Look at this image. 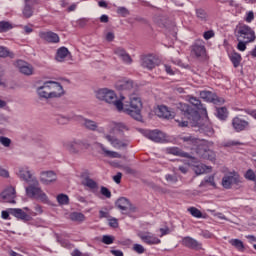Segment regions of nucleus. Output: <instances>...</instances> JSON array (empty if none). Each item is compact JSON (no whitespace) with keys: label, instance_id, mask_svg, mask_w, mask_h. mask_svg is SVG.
Instances as JSON below:
<instances>
[{"label":"nucleus","instance_id":"nucleus-31","mask_svg":"<svg viewBox=\"0 0 256 256\" xmlns=\"http://www.w3.org/2000/svg\"><path fill=\"white\" fill-rule=\"evenodd\" d=\"M200 97L201 99H203L204 101H207L208 103H217L219 99L217 95H215L213 92L206 91V90L200 92Z\"/></svg>","mask_w":256,"mask_h":256},{"label":"nucleus","instance_id":"nucleus-27","mask_svg":"<svg viewBox=\"0 0 256 256\" xmlns=\"http://www.w3.org/2000/svg\"><path fill=\"white\" fill-rule=\"evenodd\" d=\"M115 87L118 91H130V89H133V81L121 79L116 82Z\"/></svg>","mask_w":256,"mask_h":256},{"label":"nucleus","instance_id":"nucleus-32","mask_svg":"<svg viewBox=\"0 0 256 256\" xmlns=\"http://www.w3.org/2000/svg\"><path fill=\"white\" fill-rule=\"evenodd\" d=\"M156 114L162 119H173V114L171 113V111H169V108H167V106H159Z\"/></svg>","mask_w":256,"mask_h":256},{"label":"nucleus","instance_id":"nucleus-40","mask_svg":"<svg viewBox=\"0 0 256 256\" xmlns=\"http://www.w3.org/2000/svg\"><path fill=\"white\" fill-rule=\"evenodd\" d=\"M216 115H217L218 119H220L221 121H225V119H227V115H228L227 108H225V107L217 108Z\"/></svg>","mask_w":256,"mask_h":256},{"label":"nucleus","instance_id":"nucleus-50","mask_svg":"<svg viewBox=\"0 0 256 256\" xmlns=\"http://www.w3.org/2000/svg\"><path fill=\"white\" fill-rule=\"evenodd\" d=\"M165 179L168 183H171L172 185H175V183H177L179 181V179L177 178L176 175H172V174H166L165 175Z\"/></svg>","mask_w":256,"mask_h":256},{"label":"nucleus","instance_id":"nucleus-44","mask_svg":"<svg viewBox=\"0 0 256 256\" xmlns=\"http://www.w3.org/2000/svg\"><path fill=\"white\" fill-rule=\"evenodd\" d=\"M23 15L26 17V19H29V17H33V6L29 3H26L24 9H23Z\"/></svg>","mask_w":256,"mask_h":256},{"label":"nucleus","instance_id":"nucleus-4","mask_svg":"<svg viewBox=\"0 0 256 256\" xmlns=\"http://www.w3.org/2000/svg\"><path fill=\"white\" fill-rule=\"evenodd\" d=\"M236 39L237 41H245V43H253L256 39L255 31L247 25L239 26L236 31Z\"/></svg>","mask_w":256,"mask_h":256},{"label":"nucleus","instance_id":"nucleus-58","mask_svg":"<svg viewBox=\"0 0 256 256\" xmlns=\"http://www.w3.org/2000/svg\"><path fill=\"white\" fill-rule=\"evenodd\" d=\"M117 13L118 15H121V17H127V15H129V10L125 7H118Z\"/></svg>","mask_w":256,"mask_h":256},{"label":"nucleus","instance_id":"nucleus-5","mask_svg":"<svg viewBox=\"0 0 256 256\" xmlns=\"http://www.w3.org/2000/svg\"><path fill=\"white\" fill-rule=\"evenodd\" d=\"M209 145H213V143L204 141L196 148V155H198L200 159H207L208 161H213L215 159V152L209 148Z\"/></svg>","mask_w":256,"mask_h":256},{"label":"nucleus","instance_id":"nucleus-57","mask_svg":"<svg viewBox=\"0 0 256 256\" xmlns=\"http://www.w3.org/2000/svg\"><path fill=\"white\" fill-rule=\"evenodd\" d=\"M109 227H112L113 229H117L119 227V221L117 218H110L108 219Z\"/></svg>","mask_w":256,"mask_h":256},{"label":"nucleus","instance_id":"nucleus-24","mask_svg":"<svg viewBox=\"0 0 256 256\" xmlns=\"http://www.w3.org/2000/svg\"><path fill=\"white\" fill-rule=\"evenodd\" d=\"M63 86L59 82L50 81V95L52 99L61 97L63 95Z\"/></svg>","mask_w":256,"mask_h":256},{"label":"nucleus","instance_id":"nucleus-23","mask_svg":"<svg viewBox=\"0 0 256 256\" xmlns=\"http://www.w3.org/2000/svg\"><path fill=\"white\" fill-rule=\"evenodd\" d=\"M182 245L183 247H187L188 249H194L196 251H199V249H201V243L195 240V238H191L190 236L182 238Z\"/></svg>","mask_w":256,"mask_h":256},{"label":"nucleus","instance_id":"nucleus-41","mask_svg":"<svg viewBox=\"0 0 256 256\" xmlns=\"http://www.w3.org/2000/svg\"><path fill=\"white\" fill-rule=\"evenodd\" d=\"M229 243L230 245L235 247L238 251H243V249H245V245L243 244V241L239 239H231Z\"/></svg>","mask_w":256,"mask_h":256},{"label":"nucleus","instance_id":"nucleus-22","mask_svg":"<svg viewBox=\"0 0 256 256\" xmlns=\"http://www.w3.org/2000/svg\"><path fill=\"white\" fill-rule=\"evenodd\" d=\"M76 121L82 125L85 129L89 131H97V122L84 118L83 116H77Z\"/></svg>","mask_w":256,"mask_h":256},{"label":"nucleus","instance_id":"nucleus-49","mask_svg":"<svg viewBox=\"0 0 256 256\" xmlns=\"http://www.w3.org/2000/svg\"><path fill=\"white\" fill-rule=\"evenodd\" d=\"M238 145H243V142L238 140H228L224 143V147H237Z\"/></svg>","mask_w":256,"mask_h":256},{"label":"nucleus","instance_id":"nucleus-59","mask_svg":"<svg viewBox=\"0 0 256 256\" xmlns=\"http://www.w3.org/2000/svg\"><path fill=\"white\" fill-rule=\"evenodd\" d=\"M203 37L206 41H209V39H212V37H215V32L213 30H208L204 32Z\"/></svg>","mask_w":256,"mask_h":256},{"label":"nucleus","instance_id":"nucleus-33","mask_svg":"<svg viewBox=\"0 0 256 256\" xmlns=\"http://www.w3.org/2000/svg\"><path fill=\"white\" fill-rule=\"evenodd\" d=\"M229 59H230L231 63L233 64V67H235V69H237V67H239V65H241V61H243L241 54H239L236 51H233L229 54Z\"/></svg>","mask_w":256,"mask_h":256},{"label":"nucleus","instance_id":"nucleus-19","mask_svg":"<svg viewBox=\"0 0 256 256\" xmlns=\"http://www.w3.org/2000/svg\"><path fill=\"white\" fill-rule=\"evenodd\" d=\"M18 177H20V179L22 181H25V183H27L28 185L31 183V181H33V179H37L36 177L33 176V174H31V171L27 166L19 168Z\"/></svg>","mask_w":256,"mask_h":256},{"label":"nucleus","instance_id":"nucleus-43","mask_svg":"<svg viewBox=\"0 0 256 256\" xmlns=\"http://www.w3.org/2000/svg\"><path fill=\"white\" fill-rule=\"evenodd\" d=\"M188 213L192 215V217H195L196 219H201L203 217V213L201 210L197 209L196 207H190L188 208Z\"/></svg>","mask_w":256,"mask_h":256},{"label":"nucleus","instance_id":"nucleus-54","mask_svg":"<svg viewBox=\"0 0 256 256\" xmlns=\"http://www.w3.org/2000/svg\"><path fill=\"white\" fill-rule=\"evenodd\" d=\"M113 241H115V238L113 236L104 235L102 237V243H104L105 245H111L113 244Z\"/></svg>","mask_w":256,"mask_h":256},{"label":"nucleus","instance_id":"nucleus-12","mask_svg":"<svg viewBox=\"0 0 256 256\" xmlns=\"http://www.w3.org/2000/svg\"><path fill=\"white\" fill-rule=\"evenodd\" d=\"M144 135L154 143H164L165 141V134L159 130H146Z\"/></svg>","mask_w":256,"mask_h":256},{"label":"nucleus","instance_id":"nucleus-8","mask_svg":"<svg viewBox=\"0 0 256 256\" xmlns=\"http://www.w3.org/2000/svg\"><path fill=\"white\" fill-rule=\"evenodd\" d=\"M116 207H118L123 215H131V213H135L137 211V208L125 197L119 198L116 201Z\"/></svg>","mask_w":256,"mask_h":256},{"label":"nucleus","instance_id":"nucleus-38","mask_svg":"<svg viewBox=\"0 0 256 256\" xmlns=\"http://www.w3.org/2000/svg\"><path fill=\"white\" fill-rule=\"evenodd\" d=\"M71 221H76L77 223H83L85 221V214L81 212H72L70 214Z\"/></svg>","mask_w":256,"mask_h":256},{"label":"nucleus","instance_id":"nucleus-55","mask_svg":"<svg viewBox=\"0 0 256 256\" xmlns=\"http://www.w3.org/2000/svg\"><path fill=\"white\" fill-rule=\"evenodd\" d=\"M250 42H245V40H238L237 49L238 51H245L247 49V44Z\"/></svg>","mask_w":256,"mask_h":256},{"label":"nucleus","instance_id":"nucleus-35","mask_svg":"<svg viewBox=\"0 0 256 256\" xmlns=\"http://www.w3.org/2000/svg\"><path fill=\"white\" fill-rule=\"evenodd\" d=\"M69 55V49L65 47H61L57 50L56 53V61H59L60 63H63L65 61V58Z\"/></svg>","mask_w":256,"mask_h":256},{"label":"nucleus","instance_id":"nucleus-7","mask_svg":"<svg viewBox=\"0 0 256 256\" xmlns=\"http://www.w3.org/2000/svg\"><path fill=\"white\" fill-rule=\"evenodd\" d=\"M159 65H161V60L153 54H148L141 57V66L144 69H148L149 71H152V69L159 67Z\"/></svg>","mask_w":256,"mask_h":256},{"label":"nucleus","instance_id":"nucleus-37","mask_svg":"<svg viewBox=\"0 0 256 256\" xmlns=\"http://www.w3.org/2000/svg\"><path fill=\"white\" fill-rule=\"evenodd\" d=\"M0 57L2 59H5L7 57H10V59H15V53L9 51L8 47L0 46Z\"/></svg>","mask_w":256,"mask_h":256},{"label":"nucleus","instance_id":"nucleus-46","mask_svg":"<svg viewBox=\"0 0 256 256\" xmlns=\"http://www.w3.org/2000/svg\"><path fill=\"white\" fill-rule=\"evenodd\" d=\"M206 172H207V166L203 164H198L194 166V173H196V175H203V173H206Z\"/></svg>","mask_w":256,"mask_h":256},{"label":"nucleus","instance_id":"nucleus-15","mask_svg":"<svg viewBox=\"0 0 256 256\" xmlns=\"http://www.w3.org/2000/svg\"><path fill=\"white\" fill-rule=\"evenodd\" d=\"M239 183V175L230 173L222 178V187L224 189H231V186Z\"/></svg>","mask_w":256,"mask_h":256},{"label":"nucleus","instance_id":"nucleus-14","mask_svg":"<svg viewBox=\"0 0 256 256\" xmlns=\"http://www.w3.org/2000/svg\"><path fill=\"white\" fill-rule=\"evenodd\" d=\"M38 36L47 43H59L60 41L59 35L53 31H40Z\"/></svg>","mask_w":256,"mask_h":256},{"label":"nucleus","instance_id":"nucleus-53","mask_svg":"<svg viewBox=\"0 0 256 256\" xmlns=\"http://www.w3.org/2000/svg\"><path fill=\"white\" fill-rule=\"evenodd\" d=\"M0 143L3 147H11V139L5 136H0Z\"/></svg>","mask_w":256,"mask_h":256},{"label":"nucleus","instance_id":"nucleus-9","mask_svg":"<svg viewBox=\"0 0 256 256\" xmlns=\"http://www.w3.org/2000/svg\"><path fill=\"white\" fill-rule=\"evenodd\" d=\"M137 236L143 243H146V245H159V243H161V239L149 231H140L137 233Z\"/></svg>","mask_w":256,"mask_h":256},{"label":"nucleus","instance_id":"nucleus-1","mask_svg":"<svg viewBox=\"0 0 256 256\" xmlns=\"http://www.w3.org/2000/svg\"><path fill=\"white\" fill-rule=\"evenodd\" d=\"M96 98L99 99V101H105V103H109V105H114L117 111L120 113L123 111V113L130 115V117L136 121H141L143 119V116H141L143 103H141V98L137 96H131L129 105H123V101L117 98L115 91L102 88L96 91Z\"/></svg>","mask_w":256,"mask_h":256},{"label":"nucleus","instance_id":"nucleus-2","mask_svg":"<svg viewBox=\"0 0 256 256\" xmlns=\"http://www.w3.org/2000/svg\"><path fill=\"white\" fill-rule=\"evenodd\" d=\"M178 109L181 112V115L188 119L191 127H197L200 133L207 135V137H213L215 133L213 126L209 122L203 123V119H201L199 111L185 103H180Z\"/></svg>","mask_w":256,"mask_h":256},{"label":"nucleus","instance_id":"nucleus-61","mask_svg":"<svg viewBox=\"0 0 256 256\" xmlns=\"http://www.w3.org/2000/svg\"><path fill=\"white\" fill-rule=\"evenodd\" d=\"M35 212L32 213V215H41L43 213V207H41V205L36 204L34 207Z\"/></svg>","mask_w":256,"mask_h":256},{"label":"nucleus","instance_id":"nucleus-34","mask_svg":"<svg viewBox=\"0 0 256 256\" xmlns=\"http://www.w3.org/2000/svg\"><path fill=\"white\" fill-rule=\"evenodd\" d=\"M83 177V181L82 184L85 185V187H88L89 189H99V185L97 184V182H95V180L87 177L86 174L82 175Z\"/></svg>","mask_w":256,"mask_h":256},{"label":"nucleus","instance_id":"nucleus-30","mask_svg":"<svg viewBox=\"0 0 256 256\" xmlns=\"http://www.w3.org/2000/svg\"><path fill=\"white\" fill-rule=\"evenodd\" d=\"M114 53H115V55L120 57V59L123 61V63H127L129 65L133 61L131 59V56L129 54H127V52L123 48H116Z\"/></svg>","mask_w":256,"mask_h":256},{"label":"nucleus","instance_id":"nucleus-36","mask_svg":"<svg viewBox=\"0 0 256 256\" xmlns=\"http://www.w3.org/2000/svg\"><path fill=\"white\" fill-rule=\"evenodd\" d=\"M100 148L102 149L105 157H109L110 159H121V154H119V152L107 150L104 145H101Z\"/></svg>","mask_w":256,"mask_h":256},{"label":"nucleus","instance_id":"nucleus-52","mask_svg":"<svg viewBox=\"0 0 256 256\" xmlns=\"http://www.w3.org/2000/svg\"><path fill=\"white\" fill-rule=\"evenodd\" d=\"M133 251H135V253H138V255H143V253H145V247H143V245L141 244H134Z\"/></svg>","mask_w":256,"mask_h":256},{"label":"nucleus","instance_id":"nucleus-63","mask_svg":"<svg viewBox=\"0 0 256 256\" xmlns=\"http://www.w3.org/2000/svg\"><path fill=\"white\" fill-rule=\"evenodd\" d=\"M164 69L168 75H175V71H173L170 65L165 64Z\"/></svg>","mask_w":256,"mask_h":256},{"label":"nucleus","instance_id":"nucleus-29","mask_svg":"<svg viewBox=\"0 0 256 256\" xmlns=\"http://www.w3.org/2000/svg\"><path fill=\"white\" fill-rule=\"evenodd\" d=\"M58 125H67L70 121H77V115L70 113L68 115H59L56 118Z\"/></svg>","mask_w":256,"mask_h":256},{"label":"nucleus","instance_id":"nucleus-48","mask_svg":"<svg viewBox=\"0 0 256 256\" xmlns=\"http://www.w3.org/2000/svg\"><path fill=\"white\" fill-rule=\"evenodd\" d=\"M196 17L200 19L201 21H206L207 20V12L203 10V8H198L196 9Z\"/></svg>","mask_w":256,"mask_h":256},{"label":"nucleus","instance_id":"nucleus-21","mask_svg":"<svg viewBox=\"0 0 256 256\" xmlns=\"http://www.w3.org/2000/svg\"><path fill=\"white\" fill-rule=\"evenodd\" d=\"M180 139L181 141H183V143H186L189 149H195V151H197V147H199V145H202V143L204 142L203 140H199L193 136H182Z\"/></svg>","mask_w":256,"mask_h":256},{"label":"nucleus","instance_id":"nucleus-64","mask_svg":"<svg viewBox=\"0 0 256 256\" xmlns=\"http://www.w3.org/2000/svg\"><path fill=\"white\" fill-rule=\"evenodd\" d=\"M123 171H125V173H127L128 175H133L135 173V170H133L131 167L129 166H122Z\"/></svg>","mask_w":256,"mask_h":256},{"label":"nucleus","instance_id":"nucleus-47","mask_svg":"<svg viewBox=\"0 0 256 256\" xmlns=\"http://www.w3.org/2000/svg\"><path fill=\"white\" fill-rule=\"evenodd\" d=\"M244 177L248 181H254V183H256V174H255V171H253V169H248Z\"/></svg>","mask_w":256,"mask_h":256},{"label":"nucleus","instance_id":"nucleus-17","mask_svg":"<svg viewBox=\"0 0 256 256\" xmlns=\"http://www.w3.org/2000/svg\"><path fill=\"white\" fill-rule=\"evenodd\" d=\"M36 92L41 99H52L50 81L44 82L42 86L36 89Z\"/></svg>","mask_w":256,"mask_h":256},{"label":"nucleus","instance_id":"nucleus-13","mask_svg":"<svg viewBox=\"0 0 256 256\" xmlns=\"http://www.w3.org/2000/svg\"><path fill=\"white\" fill-rule=\"evenodd\" d=\"M64 147L65 149H67V151H69V153H73L74 155H76L77 153H81V151H83L85 143H83V141L81 140H75L64 144Z\"/></svg>","mask_w":256,"mask_h":256},{"label":"nucleus","instance_id":"nucleus-56","mask_svg":"<svg viewBox=\"0 0 256 256\" xmlns=\"http://www.w3.org/2000/svg\"><path fill=\"white\" fill-rule=\"evenodd\" d=\"M109 217V210L107 208L99 211V219H109Z\"/></svg>","mask_w":256,"mask_h":256},{"label":"nucleus","instance_id":"nucleus-51","mask_svg":"<svg viewBox=\"0 0 256 256\" xmlns=\"http://www.w3.org/2000/svg\"><path fill=\"white\" fill-rule=\"evenodd\" d=\"M100 193H101V195L106 197V199H111V190H109V188H107L105 186H101Z\"/></svg>","mask_w":256,"mask_h":256},{"label":"nucleus","instance_id":"nucleus-16","mask_svg":"<svg viewBox=\"0 0 256 256\" xmlns=\"http://www.w3.org/2000/svg\"><path fill=\"white\" fill-rule=\"evenodd\" d=\"M15 67L22 73V75H33V65L29 64L28 62H25L23 60H18L15 62Z\"/></svg>","mask_w":256,"mask_h":256},{"label":"nucleus","instance_id":"nucleus-11","mask_svg":"<svg viewBox=\"0 0 256 256\" xmlns=\"http://www.w3.org/2000/svg\"><path fill=\"white\" fill-rule=\"evenodd\" d=\"M104 139L110 143L114 149H125L129 145V142L127 140H120L119 138L111 135V134H105Z\"/></svg>","mask_w":256,"mask_h":256},{"label":"nucleus","instance_id":"nucleus-42","mask_svg":"<svg viewBox=\"0 0 256 256\" xmlns=\"http://www.w3.org/2000/svg\"><path fill=\"white\" fill-rule=\"evenodd\" d=\"M170 153L172 155H177L178 157H186L187 159H189L191 157V155H189V153L187 152H183L181 149L179 148H171L170 149Z\"/></svg>","mask_w":256,"mask_h":256},{"label":"nucleus","instance_id":"nucleus-62","mask_svg":"<svg viewBox=\"0 0 256 256\" xmlns=\"http://www.w3.org/2000/svg\"><path fill=\"white\" fill-rule=\"evenodd\" d=\"M123 177V174L121 172H118L115 176H113V181L119 185L121 183V178Z\"/></svg>","mask_w":256,"mask_h":256},{"label":"nucleus","instance_id":"nucleus-18","mask_svg":"<svg viewBox=\"0 0 256 256\" xmlns=\"http://www.w3.org/2000/svg\"><path fill=\"white\" fill-rule=\"evenodd\" d=\"M15 188L13 186L7 187L1 194L0 197L4 203H15Z\"/></svg>","mask_w":256,"mask_h":256},{"label":"nucleus","instance_id":"nucleus-10","mask_svg":"<svg viewBox=\"0 0 256 256\" xmlns=\"http://www.w3.org/2000/svg\"><path fill=\"white\" fill-rule=\"evenodd\" d=\"M232 127L236 133H241V131H247L250 129L249 121L239 118L236 116L232 119Z\"/></svg>","mask_w":256,"mask_h":256},{"label":"nucleus","instance_id":"nucleus-28","mask_svg":"<svg viewBox=\"0 0 256 256\" xmlns=\"http://www.w3.org/2000/svg\"><path fill=\"white\" fill-rule=\"evenodd\" d=\"M129 127L122 122H112L110 124V133H125Z\"/></svg>","mask_w":256,"mask_h":256},{"label":"nucleus","instance_id":"nucleus-20","mask_svg":"<svg viewBox=\"0 0 256 256\" xmlns=\"http://www.w3.org/2000/svg\"><path fill=\"white\" fill-rule=\"evenodd\" d=\"M188 101L189 103H191V105H193L196 108L194 109L195 111H200L201 115L208 119L207 108H205L203 104H201V100H199V98L195 96H188Z\"/></svg>","mask_w":256,"mask_h":256},{"label":"nucleus","instance_id":"nucleus-25","mask_svg":"<svg viewBox=\"0 0 256 256\" xmlns=\"http://www.w3.org/2000/svg\"><path fill=\"white\" fill-rule=\"evenodd\" d=\"M10 215H13V217H16V219H21L22 221H30L31 216L27 214L23 209L21 208H12L10 209Z\"/></svg>","mask_w":256,"mask_h":256},{"label":"nucleus","instance_id":"nucleus-39","mask_svg":"<svg viewBox=\"0 0 256 256\" xmlns=\"http://www.w3.org/2000/svg\"><path fill=\"white\" fill-rule=\"evenodd\" d=\"M13 29V24L7 21H0V33H7Z\"/></svg>","mask_w":256,"mask_h":256},{"label":"nucleus","instance_id":"nucleus-60","mask_svg":"<svg viewBox=\"0 0 256 256\" xmlns=\"http://www.w3.org/2000/svg\"><path fill=\"white\" fill-rule=\"evenodd\" d=\"M255 19V13L253 11H249L246 13L245 21L246 23H251Z\"/></svg>","mask_w":256,"mask_h":256},{"label":"nucleus","instance_id":"nucleus-6","mask_svg":"<svg viewBox=\"0 0 256 256\" xmlns=\"http://www.w3.org/2000/svg\"><path fill=\"white\" fill-rule=\"evenodd\" d=\"M191 55L199 59V57H205L207 55V48H205V41L203 39H197L190 47Z\"/></svg>","mask_w":256,"mask_h":256},{"label":"nucleus","instance_id":"nucleus-45","mask_svg":"<svg viewBox=\"0 0 256 256\" xmlns=\"http://www.w3.org/2000/svg\"><path fill=\"white\" fill-rule=\"evenodd\" d=\"M57 201L59 205H69V196L66 194H59L57 196Z\"/></svg>","mask_w":256,"mask_h":256},{"label":"nucleus","instance_id":"nucleus-3","mask_svg":"<svg viewBox=\"0 0 256 256\" xmlns=\"http://www.w3.org/2000/svg\"><path fill=\"white\" fill-rule=\"evenodd\" d=\"M25 192L29 199H37L38 201H41V203H49V197L43 189H41L39 180L37 179L31 180L28 186L25 187Z\"/></svg>","mask_w":256,"mask_h":256},{"label":"nucleus","instance_id":"nucleus-26","mask_svg":"<svg viewBox=\"0 0 256 256\" xmlns=\"http://www.w3.org/2000/svg\"><path fill=\"white\" fill-rule=\"evenodd\" d=\"M41 183L44 185H49V183H53V181H57V174L53 171L42 172L40 176Z\"/></svg>","mask_w":256,"mask_h":256}]
</instances>
